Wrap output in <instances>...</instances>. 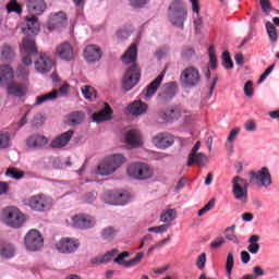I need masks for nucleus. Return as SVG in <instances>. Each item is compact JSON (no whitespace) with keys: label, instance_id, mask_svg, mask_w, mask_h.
<instances>
[{"label":"nucleus","instance_id":"nucleus-1","mask_svg":"<svg viewBox=\"0 0 279 279\" xmlns=\"http://www.w3.org/2000/svg\"><path fill=\"white\" fill-rule=\"evenodd\" d=\"M121 60L123 64H132L122 77V88L132 90L141 82V68L136 64V60H138V47L136 44L131 45L122 54Z\"/></svg>","mask_w":279,"mask_h":279},{"label":"nucleus","instance_id":"nucleus-2","mask_svg":"<svg viewBox=\"0 0 279 279\" xmlns=\"http://www.w3.org/2000/svg\"><path fill=\"white\" fill-rule=\"evenodd\" d=\"M189 16L186 4L182 0H173L168 7V19L174 27L184 29V23Z\"/></svg>","mask_w":279,"mask_h":279},{"label":"nucleus","instance_id":"nucleus-3","mask_svg":"<svg viewBox=\"0 0 279 279\" xmlns=\"http://www.w3.org/2000/svg\"><path fill=\"white\" fill-rule=\"evenodd\" d=\"M1 219L4 226L17 230L19 228H23L26 218L25 214H23L21 209L14 206H10L2 209Z\"/></svg>","mask_w":279,"mask_h":279},{"label":"nucleus","instance_id":"nucleus-4","mask_svg":"<svg viewBox=\"0 0 279 279\" xmlns=\"http://www.w3.org/2000/svg\"><path fill=\"white\" fill-rule=\"evenodd\" d=\"M24 204L35 213H45L53 206V198L47 194H36L26 198Z\"/></svg>","mask_w":279,"mask_h":279},{"label":"nucleus","instance_id":"nucleus-5","mask_svg":"<svg viewBox=\"0 0 279 279\" xmlns=\"http://www.w3.org/2000/svg\"><path fill=\"white\" fill-rule=\"evenodd\" d=\"M126 173L134 180H149L154 178V168L145 162H135L129 166Z\"/></svg>","mask_w":279,"mask_h":279},{"label":"nucleus","instance_id":"nucleus-6","mask_svg":"<svg viewBox=\"0 0 279 279\" xmlns=\"http://www.w3.org/2000/svg\"><path fill=\"white\" fill-rule=\"evenodd\" d=\"M248 175L250 183L257 186V189H269L272 184L271 173L267 167H263L258 171L251 170Z\"/></svg>","mask_w":279,"mask_h":279},{"label":"nucleus","instance_id":"nucleus-7","mask_svg":"<svg viewBox=\"0 0 279 279\" xmlns=\"http://www.w3.org/2000/svg\"><path fill=\"white\" fill-rule=\"evenodd\" d=\"M202 82L199 70L194 66L185 68L180 75V84L182 88H195Z\"/></svg>","mask_w":279,"mask_h":279},{"label":"nucleus","instance_id":"nucleus-8","mask_svg":"<svg viewBox=\"0 0 279 279\" xmlns=\"http://www.w3.org/2000/svg\"><path fill=\"white\" fill-rule=\"evenodd\" d=\"M22 62L25 66H32V56L38 53V48L36 47V39L32 35H27L22 40Z\"/></svg>","mask_w":279,"mask_h":279},{"label":"nucleus","instance_id":"nucleus-9","mask_svg":"<svg viewBox=\"0 0 279 279\" xmlns=\"http://www.w3.org/2000/svg\"><path fill=\"white\" fill-rule=\"evenodd\" d=\"M231 182L233 197L245 204V202H247V189L250 183L240 175L234 177Z\"/></svg>","mask_w":279,"mask_h":279},{"label":"nucleus","instance_id":"nucleus-10","mask_svg":"<svg viewBox=\"0 0 279 279\" xmlns=\"http://www.w3.org/2000/svg\"><path fill=\"white\" fill-rule=\"evenodd\" d=\"M45 240L38 230H31L24 238V245L29 252H36L43 247Z\"/></svg>","mask_w":279,"mask_h":279},{"label":"nucleus","instance_id":"nucleus-11","mask_svg":"<svg viewBox=\"0 0 279 279\" xmlns=\"http://www.w3.org/2000/svg\"><path fill=\"white\" fill-rule=\"evenodd\" d=\"M80 247V240L73 238H62L57 244L56 248L60 254H73Z\"/></svg>","mask_w":279,"mask_h":279},{"label":"nucleus","instance_id":"nucleus-12","mask_svg":"<svg viewBox=\"0 0 279 279\" xmlns=\"http://www.w3.org/2000/svg\"><path fill=\"white\" fill-rule=\"evenodd\" d=\"M53 59L49 57V54L43 52L39 54L38 59L35 61V70L37 73H51V69H53Z\"/></svg>","mask_w":279,"mask_h":279},{"label":"nucleus","instance_id":"nucleus-13","mask_svg":"<svg viewBox=\"0 0 279 279\" xmlns=\"http://www.w3.org/2000/svg\"><path fill=\"white\" fill-rule=\"evenodd\" d=\"M66 13L60 11L50 15L47 27L49 32H54V29H62V27H66Z\"/></svg>","mask_w":279,"mask_h":279},{"label":"nucleus","instance_id":"nucleus-14","mask_svg":"<svg viewBox=\"0 0 279 279\" xmlns=\"http://www.w3.org/2000/svg\"><path fill=\"white\" fill-rule=\"evenodd\" d=\"M56 56L60 58V60H64L65 62H71V60H75V51L73 50V46L69 43H62L56 48Z\"/></svg>","mask_w":279,"mask_h":279},{"label":"nucleus","instance_id":"nucleus-15","mask_svg":"<svg viewBox=\"0 0 279 279\" xmlns=\"http://www.w3.org/2000/svg\"><path fill=\"white\" fill-rule=\"evenodd\" d=\"M74 228H77L78 230H88L90 228H95V218H93L89 215H75L72 218Z\"/></svg>","mask_w":279,"mask_h":279},{"label":"nucleus","instance_id":"nucleus-16","mask_svg":"<svg viewBox=\"0 0 279 279\" xmlns=\"http://www.w3.org/2000/svg\"><path fill=\"white\" fill-rule=\"evenodd\" d=\"M26 8L31 16H41V14H45V10H47V2L45 0H28Z\"/></svg>","mask_w":279,"mask_h":279},{"label":"nucleus","instance_id":"nucleus-17","mask_svg":"<svg viewBox=\"0 0 279 279\" xmlns=\"http://www.w3.org/2000/svg\"><path fill=\"white\" fill-rule=\"evenodd\" d=\"M153 143L157 146L158 149H167L175 143L173 141V136L169 133H159L155 137H153Z\"/></svg>","mask_w":279,"mask_h":279},{"label":"nucleus","instance_id":"nucleus-18","mask_svg":"<svg viewBox=\"0 0 279 279\" xmlns=\"http://www.w3.org/2000/svg\"><path fill=\"white\" fill-rule=\"evenodd\" d=\"M22 32L23 34H27V36H36V34L40 32V23L38 22V16H26V27L23 28Z\"/></svg>","mask_w":279,"mask_h":279},{"label":"nucleus","instance_id":"nucleus-19","mask_svg":"<svg viewBox=\"0 0 279 279\" xmlns=\"http://www.w3.org/2000/svg\"><path fill=\"white\" fill-rule=\"evenodd\" d=\"M124 141L130 147H141L143 145V135L138 130H130L125 133Z\"/></svg>","mask_w":279,"mask_h":279},{"label":"nucleus","instance_id":"nucleus-20","mask_svg":"<svg viewBox=\"0 0 279 279\" xmlns=\"http://www.w3.org/2000/svg\"><path fill=\"white\" fill-rule=\"evenodd\" d=\"M178 93V83L170 82L165 85V89L159 93V100L160 101H171L175 97Z\"/></svg>","mask_w":279,"mask_h":279},{"label":"nucleus","instance_id":"nucleus-21","mask_svg":"<svg viewBox=\"0 0 279 279\" xmlns=\"http://www.w3.org/2000/svg\"><path fill=\"white\" fill-rule=\"evenodd\" d=\"M112 107L108 102H105V108L93 113L92 119L94 123H104V121H110L112 119Z\"/></svg>","mask_w":279,"mask_h":279},{"label":"nucleus","instance_id":"nucleus-22","mask_svg":"<svg viewBox=\"0 0 279 279\" xmlns=\"http://www.w3.org/2000/svg\"><path fill=\"white\" fill-rule=\"evenodd\" d=\"M84 58L89 63L99 62V60H101V49L95 45L86 46L84 49Z\"/></svg>","mask_w":279,"mask_h":279},{"label":"nucleus","instance_id":"nucleus-23","mask_svg":"<svg viewBox=\"0 0 279 279\" xmlns=\"http://www.w3.org/2000/svg\"><path fill=\"white\" fill-rule=\"evenodd\" d=\"M110 198L113 206H125L130 202V192L123 190L116 191L111 193Z\"/></svg>","mask_w":279,"mask_h":279},{"label":"nucleus","instance_id":"nucleus-24","mask_svg":"<svg viewBox=\"0 0 279 279\" xmlns=\"http://www.w3.org/2000/svg\"><path fill=\"white\" fill-rule=\"evenodd\" d=\"M14 80V70L12 66L4 64L0 65V84L7 86Z\"/></svg>","mask_w":279,"mask_h":279},{"label":"nucleus","instance_id":"nucleus-25","mask_svg":"<svg viewBox=\"0 0 279 279\" xmlns=\"http://www.w3.org/2000/svg\"><path fill=\"white\" fill-rule=\"evenodd\" d=\"M16 58V48L9 44H4L0 48V60L1 62H12Z\"/></svg>","mask_w":279,"mask_h":279},{"label":"nucleus","instance_id":"nucleus-26","mask_svg":"<svg viewBox=\"0 0 279 279\" xmlns=\"http://www.w3.org/2000/svg\"><path fill=\"white\" fill-rule=\"evenodd\" d=\"M73 131H68L63 134H61L59 137L54 138L51 143V147L53 149H61V147H66V145H69V142L71 141V138H73Z\"/></svg>","mask_w":279,"mask_h":279},{"label":"nucleus","instance_id":"nucleus-27","mask_svg":"<svg viewBox=\"0 0 279 279\" xmlns=\"http://www.w3.org/2000/svg\"><path fill=\"white\" fill-rule=\"evenodd\" d=\"M206 162H208V157H206L204 153H190L187 159V167H193V165H197L198 167H205Z\"/></svg>","mask_w":279,"mask_h":279},{"label":"nucleus","instance_id":"nucleus-28","mask_svg":"<svg viewBox=\"0 0 279 279\" xmlns=\"http://www.w3.org/2000/svg\"><path fill=\"white\" fill-rule=\"evenodd\" d=\"M147 108L148 106L146 102L135 100L129 106L128 111L133 114V117H141V114L147 112Z\"/></svg>","mask_w":279,"mask_h":279},{"label":"nucleus","instance_id":"nucleus-29","mask_svg":"<svg viewBox=\"0 0 279 279\" xmlns=\"http://www.w3.org/2000/svg\"><path fill=\"white\" fill-rule=\"evenodd\" d=\"M7 95H11L12 97H24L25 88L13 80L7 84Z\"/></svg>","mask_w":279,"mask_h":279},{"label":"nucleus","instance_id":"nucleus-30","mask_svg":"<svg viewBox=\"0 0 279 279\" xmlns=\"http://www.w3.org/2000/svg\"><path fill=\"white\" fill-rule=\"evenodd\" d=\"M165 77V74H159L147 87H146V94L145 99H149V97H153V95H156V92L162 84V78Z\"/></svg>","mask_w":279,"mask_h":279},{"label":"nucleus","instance_id":"nucleus-31","mask_svg":"<svg viewBox=\"0 0 279 279\" xmlns=\"http://www.w3.org/2000/svg\"><path fill=\"white\" fill-rule=\"evenodd\" d=\"M114 171V167L110 163V160L107 158L99 162L96 173L97 175H110Z\"/></svg>","mask_w":279,"mask_h":279},{"label":"nucleus","instance_id":"nucleus-32","mask_svg":"<svg viewBox=\"0 0 279 279\" xmlns=\"http://www.w3.org/2000/svg\"><path fill=\"white\" fill-rule=\"evenodd\" d=\"M49 141L43 135H32L26 140L27 147H45Z\"/></svg>","mask_w":279,"mask_h":279},{"label":"nucleus","instance_id":"nucleus-33","mask_svg":"<svg viewBox=\"0 0 279 279\" xmlns=\"http://www.w3.org/2000/svg\"><path fill=\"white\" fill-rule=\"evenodd\" d=\"M158 117L163 123H171L174 119H178V110L175 109H162L158 112Z\"/></svg>","mask_w":279,"mask_h":279},{"label":"nucleus","instance_id":"nucleus-34","mask_svg":"<svg viewBox=\"0 0 279 279\" xmlns=\"http://www.w3.org/2000/svg\"><path fill=\"white\" fill-rule=\"evenodd\" d=\"M56 99H58V89H53L48 94L37 96L35 106H43V104H47V101H56Z\"/></svg>","mask_w":279,"mask_h":279},{"label":"nucleus","instance_id":"nucleus-35","mask_svg":"<svg viewBox=\"0 0 279 279\" xmlns=\"http://www.w3.org/2000/svg\"><path fill=\"white\" fill-rule=\"evenodd\" d=\"M258 241H260V235L253 234L248 238L250 245L247 246V251L251 254H258L260 252V244H258Z\"/></svg>","mask_w":279,"mask_h":279},{"label":"nucleus","instance_id":"nucleus-36","mask_svg":"<svg viewBox=\"0 0 279 279\" xmlns=\"http://www.w3.org/2000/svg\"><path fill=\"white\" fill-rule=\"evenodd\" d=\"M7 10L9 13L15 12V14H19L21 16L23 14V4L19 3L16 0H11L7 4Z\"/></svg>","mask_w":279,"mask_h":279},{"label":"nucleus","instance_id":"nucleus-37","mask_svg":"<svg viewBox=\"0 0 279 279\" xmlns=\"http://www.w3.org/2000/svg\"><path fill=\"white\" fill-rule=\"evenodd\" d=\"M107 160H109V162L111 163V167H113V169L117 171V169H119V167H121V165L125 162V157L121 154H118V155L108 157Z\"/></svg>","mask_w":279,"mask_h":279},{"label":"nucleus","instance_id":"nucleus-38","mask_svg":"<svg viewBox=\"0 0 279 279\" xmlns=\"http://www.w3.org/2000/svg\"><path fill=\"white\" fill-rule=\"evenodd\" d=\"M16 248L12 244H7L0 248V256L2 258H13Z\"/></svg>","mask_w":279,"mask_h":279},{"label":"nucleus","instance_id":"nucleus-39","mask_svg":"<svg viewBox=\"0 0 279 279\" xmlns=\"http://www.w3.org/2000/svg\"><path fill=\"white\" fill-rule=\"evenodd\" d=\"M100 234L104 241H113L114 236H117V229L112 227H107L102 229Z\"/></svg>","mask_w":279,"mask_h":279},{"label":"nucleus","instance_id":"nucleus-40","mask_svg":"<svg viewBox=\"0 0 279 279\" xmlns=\"http://www.w3.org/2000/svg\"><path fill=\"white\" fill-rule=\"evenodd\" d=\"M117 254H119V250L114 248L106 253L102 257H96L93 259V263H97L98 265H102V263H109L110 258H112V256H117Z\"/></svg>","mask_w":279,"mask_h":279},{"label":"nucleus","instance_id":"nucleus-41","mask_svg":"<svg viewBox=\"0 0 279 279\" xmlns=\"http://www.w3.org/2000/svg\"><path fill=\"white\" fill-rule=\"evenodd\" d=\"M69 121L71 125H80L84 121V112L82 111H74L70 113Z\"/></svg>","mask_w":279,"mask_h":279},{"label":"nucleus","instance_id":"nucleus-42","mask_svg":"<svg viewBox=\"0 0 279 279\" xmlns=\"http://www.w3.org/2000/svg\"><path fill=\"white\" fill-rule=\"evenodd\" d=\"M266 29L271 43H278V29H276V26L271 22H267Z\"/></svg>","mask_w":279,"mask_h":279},{"label":"nucleus","instance_id":"nucleus-43","mask_svg":"<svg viewBox=\"0 0 279 279\" xmlns=\"http://www.w3.org/2000/svg\"><path fill=\"white\" fill-rule=\"evenodd\" d=\"M5 175L13 178V180H23V178H25V173L16 168L7 169Z\"/></svg>","mask_w":279,"mask_h":279},{"label":"nucleus","instance_id":"nucleus-44","mask_svg":"<svg viewBox=\"0 0 279 279\" xmlns=\"http://www.w3.org/2000/svg\"><path fill=\"white\" fill-rule=\"evenodd\" d=\"M222 66L223 69H227V71L234 69V62L232 61V58L230 57V52H228V50L222 52Z\"/></svg>","mask_w":279,"mask_h":279},{"label":"nucleus","instance_id":"nucleus-45","mask_svg":"<svg viewBox=\"0 0 279 279\" xmlns=\"http://www.w3.org/2000/svg\"><path fill=\"white\" fill-rule=\"evenodd\" d=\"M234 267V254L228 253L227 262H226V270L228 274V278L232 279V269Z\"/></svg>","mask_w":279,"mask_h":279},{"label":"nucleus","instance_id":"nucleus-46","mask_svg":"<svg viewBox=\"0 0 279 279\" xmlns=\"http://www.w3.org/2000/svg\"><path fill=\"white\" fill-rule=\"evenodd\" d=\"M178 217V213L175 209H168L166 213L161 214L160 220L163 223H167V221H174V219Z\"/></svg>","mask_w":279,"mask_h":279},{"label":"nucleus","instance_id":"nucleus-47","mask_svg":"<svg viewBox=\"0 0 279 279\" xmlns=\"http://www.w3.org/2000/svg\"><path fill=\"white\" fill-rule=\"evenodd\" d=\"M10 147V133L0 131V149Z\"/></svg>","mask_w":279,"mask_h":279},{"label":"nucleus","instance_id":"nucleus-48","mask_svg":"<svg viewBox=\"0 0 279 279\" xmlns=\"http://www.w3.org/2000/svg\"><path fill=\"white\" fill-rule=\"evenodd\" d=\"M144 256L145 254L143 252L137 253L135 257L124 263V267H134L138 265V263L143 260Z\"/></svg>","mask_w":279,"mask_h":279},{"label":"nucleus","instance_id":"nucleus-49","mask_svg":"<svg viewBox=\"0 0 279 279\" xmlns=\"http://www.w3.org/2000/svg\"><path fill=\"white\" fill-rule=\"evenodd\" d=\"M144 256L145 254L143 252L137 253L135 257L124 263V267H134L138 265V263L143 260Z\"/></svg>","mask_w":279,"mask_h":279},{"label":"nucleus","instance_id":"nucleus-50","mask_svg":"<svg viewBox=\"0 0 279 279\" xmlns=\"http://www.w3.org/2000/svg\"><path fill=\"white\" fill-rule=\"evenodd\" d=\"M209 64L213 71L217 70V56L215 54V46L209 47Z\"/></svg>","mask_w":279,"mask_h":279},{"label":"nucleus","instance_id":"nucleus-51","mask_svg":"<svg viewBox=\"0 0 279 279\" xmlns=\"http://www.w3.org/2000/svg\"><path fill=\"white\" fill-rule=\"evenodd\" d=\"M215 198L209 199V202L202 209L198 210V217H204V215H206L208 210H213V208H215Z\"/></svg>","mask_w":279,"mask_h":279},{"label":"nucleus","instance_id":"nucleus-52","mask_svg":"<svg viewBox=\"0 0 279 279\" xmlns=\"http://www.w3.org/2000/svg\"><path fill=\"white\" fill-rule=\"evenodd\" d=\"M259 5L264 14L269 15L271 13V1L270 0H259Z\"/></svg>","mask_w":279,"mask_h":279},{"label":"nucleus","instance_id":"nucleus-53","mask_svg":"<svg viewBox=\"0 0 279 279\" xmlns=\"http://www.w3.org/2000/svg\"><path fill=\"white\" fill-rule=\"evenodd\" d=\"M244 95L246 97H253L254 96V82L247 81L244 85Z\"/></svg>","mask_w":279,"mask_h":279},{"label":"nucleus","instance_id":"nucleus-54","mask_svg":"<svg viewBox=\"0 0 279 279\" xmlns=\"http://www.w3.org/2000/svg\"><path fill=\"white\" fill-rule=\"evenodd\" d=\"M167 230H169V225L148 228V232H155V234H162V232H167Z\"/></svg>","mask_w":279,"mask_h":279},{"label":"nucleus","instance_id":"nucleus-55","mask_svg":"<svg viewBox=\"0 0 279 279\" xmlns=\"http://www.w3.org/2000/svg\"><path fill=\"white\" fill-rule=\"evenodd\" d=\"M183 60H191V58H193V56H195V50H193V48L191 47H186L182 50L181 53Z\"/></svg>","mask_w":279,"mask_h":279},{"label":"nucleus","instance_id":"nucleus-56","mask_svg":"<svg viewBox=\"0 0 279 279\" xmlns=\"http://www.w3.org/2000/svg\"><path fill=\"white\" fill-rule=\"evenodd\" d=\"M32 123L35 128L43 125V123H45V117L43 113L35 114Z\"/></svg>","mask_w":279,"mask_h":279},{"label":"nucleus","instance_id":"nucleus-57","mask_svg":"<svg viewBox=\"0 0 279 279\" xmlns=\"http://www.w3.org/2000/svg\"><path fill=\"white\" fill-rule=\"evenodd\" d=\"M130 257V253L129 252H123L120 255H118L117 258L113 259V263H117V265H123L125 267V262H123V259Z\"/></svg>","mask_w":279,"mask_h":279},{"label":"nucleus","instance_id":"nucleus-58","mask_svg":"<svg viewBox=\"0 0 279 279\" xmlns=\"http://www.w3.org/2000/svg\"><path fill=\"white\" fill-rule=\"evenodd\" d=\"M241 132V129L235 128L230 131L229 136L227 137L228 143H234L236 140V136H239V133Z\"/></svg>","mask_w":279,"mask_h":279},{"label":"nucleus","instance_id":"nucleus-59","mask_svg":"<svg viewBox=\"0 0 279 279\" xmlns=\"http://www.w3.org/2000/svg\"><path fill=\"white\" fill-rule=\"evenodd\" d=\"M149 0H130L131 8H144Z\"/></svg>","mask_w":279,"mask_h":279},{"label":"nucleus","instance_id":"nucleus-60","mask_svg":"<svg viewBox=\"0 0 279 279\" xmlns=\"http://www.w3.org/2000/svg\"><path fill=\"white\" fill-rule=\"evenodd\" d=\"M196 266L198 269H204L206 267V253H202L197 260H196Z\"/></svg>","mask_w":279,"mask_h":279},{"label":"nucleus","instance_id":"nucleus-61","mask_svg":"<svg viewBox=\"0 0 279 279\" xmlns=\"http://www.w3.org/2000/svg\"><path fill=\"white\" fill-rule=\"evenodd\" d=\"M226 243V239L223 238H217L216 240H214L211 243H210V247L213 250H219V247H221V245H223Z\"/></svg>","mask_w":279,"mask_h":279},{"label":"nucleus","instance_id":"nucleus-62","mask_svg":"<svg viewBox=\"0 0 279 279\" xmlns=\"http://www.w3.org/2000/svg\"><path fill=\"white\" fill-rule=\"evenodd\" d=\"M244 129L246 132H256V122L254 120H247L244 123Z\"/></svg>","mask_w":279,"mask_h":279},{"label":"nucleus","instance_id":"nucleus-63","mask_svg":"<svg viewBox=\"0 0 279 279\" xmlns=\"http://www.w3.org/2000/svg\"><path fill=\"white\" fill-rule=\"evenodd\" d=\"M82 94L85 96L86 99H90V97H93V88L86 85L82 88Z\"/></svg>","mask_w":279,"mask_h":279},{"label":"nucleus","instance_id":"nucleus-64","mask_svg":"<svg viewBox=\"0 0 279 279\" xmlns=\"http://www.w3.org/2000/svg\"><path fill=\"white\" fill-rule=\"evenodd\" d=\"M241 260L244 265H247V263H250V260H252V256H250V253L247 251L241 252Z\"/></svg>","mask_w":279,"mask_h":279}]
</instances>
